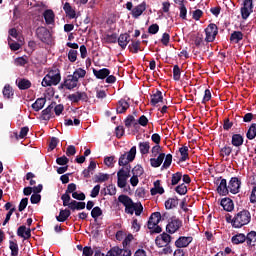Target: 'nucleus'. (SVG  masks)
<instances>
[{
  "label": "nucleus",
  "instance_id": "obj_1",
  "mask_svg": "<svg viewBox=\"0 0 256 256\" xmlns=\"http://www.w3.org/2000/svg\"><path fill=\"white\" fill-rule=\"evenodd\" d=\"M61 83V70L53 67L42 80V87H53Z\"/></svg>",
  "mask_w": 256,
  "mask_h": 256
},
{
  "label": "nucleus",
  "instance_id": "obj_2",
  "mask_svg": "<svg viewBox=\"0 0 256 256\" xmlns=\"http://www.w3.org/2000/svg\"><path fill=\"white\" fill-rule=\"evenodd\" d=\"M251 223V212L249 210H241L237 212L233 217V228L241 229V227H245V225H249Z\"/></svg>",
  "mask_w": 256,
  "mask_h": 256
},
{
  "label": "nucleus",
  "instance_id": "obj_3",
  "mask_svg": "<svg viewBox=\"0 0 256 256\" xmlns=\"http://www.w3.org/2000/svg\"><path fill=\"white\" fill-rule=\"evenodd\" d=\"M119 203H122L125 207V213L128 215H133L135 213V205L136 203L133 202V199L131 197L122 194L118 197Z\"/></svg>",
  "mask_w": 256,
  "mask_h": 256
},
{
  "label": "nucleus",
  "instance_id": "obj_4",
  "mask_svg": "<svg viewBox=\"0 0 256 256\" xmlns=\"http://www.w3.org/2000/svg\"><path fill=\"white\" fill-rule=\"evenodd\" d=\"M205 41L206 43H213L215 41L217 35H219V28L217 27V24L215 23H210L206 28H205Z\"/></svg>",
  "mask_w": 256,
  "mask_h": 256
},
{
  "label": "nucleus",
  "instance_id": "obj_5",
  "mask_svg": "<svg viewBox=\"0 0 256 256\" xmlns=\"http://www.w3.org/2000/svg\"><path fill=\"white\" fill-rule=\"evenodd\" d=\"M183 227V221L177 217H172L169 219L168 224L166 225L167 233L173 235V233H177V230Z\"/></svg>",
  "mask_w": 256,
  "mask_h": 256
},
{
  "label": "nucleus",
  "instance_id": "obj_6",
  "mask_svg": "<svg viewBox=\"0 0 256 256\" xmlns=\"http://www.w3.org/2000/svg\"><path fill=\"white\" fill-rule=\"evenodd\" d=\"M118 163L120 167L126 168L120 169L117 173V177L122 179H129V177H131V167H129V161H119Z\"/></svg>",
  "mask_w": 256,
  "mask_h": 256
},
{
  "label": "nucleus",
  "instance_id": "obj_7",
  "mask_svg": "<svg viewBox=\"0 0 256 256\" xmlns=\"http://www.w3.org/2000/svg\"><path fill=\"white\" fill-rule=\"evenodd\" d=\"M67 99H69L71 103H79V101L87 103L89 101V96H87L85 92L77 91L76 93L69 94Z\"/></svg>",
  "mask_w": 256,
  "mask_h": 256
},
{
  "label": "nucleus",
  "instance_id": "obj_8",
  "mask_svg": "<svg viewBox=\"0 0 256 256\" xmlns=\"http://www.w3.org/2000/svg\"><path fill=\"white\" fill-rule=\"evenodd\" d=\"M216 184L218 185L217 192L219 193V195H229V186H227V179L220 177L216 180Z\"/></svg>",
  "mask_w": 256,
  "mask_h": 256
},
{
  "label": "nucleus",
  "instance_id": "obj_9",
  "mask_svg": "<svg viewBox=\"0 0 256 256\" xmlns=\"http://www.w3.org/2000/svg\"><path fill=\"white\" fill-rule=\"evenodd\" d=\"M36 37L42 42L47 43L51 39V32L45 27H38L36 29Z\"/></svg>",
  "mask_w": 256,
  "mask_h": 256
},
{
  "label": "nucleus",
  "instance_id": "obj_10",
  "mask_svg": "<svg viewBox=\"0 0 256 256\" xmlns=\"http://www.w3.org/2000/svg\"><path fill=\"white\" fill-rule=\"evenodd\" d=\"M61 200L63 201V207H68L71 211H77V200L71 201L69 194H63Z\"/></svg>",
  "mask_w": 256,
  "mask_h": 256
},
{
  "label": "nucleus",
  "instance_id": "obj_11",
  "mask_svg": "<svg viewBox=\"0 0 256 256\" xmlns=\"http://www.w3.org/2000/svg\"><path fill=\"white\" fill-rule=\"evenodd\" d=\"M171 239H172L171 235L164 232L156 237L155 244L159 248L165 247V245H169V243H171Z\"/></svg>",
  "mask_w": 256,
  "mask_h": 256
},
{
  "label": "nucleus",
  "instance_id": "obj_12",
  "mask_svg": "<svg viewBox=\"0 0 256 256\" xmlns=\"http://www.w3.org/2000/svg\"><path fill=\"white\" fill-rule=\"evenodd\" d=\"M239 189H241V180L237 177H232L229 181L228 190L233 195H237V193H239Z\"/></svg>",
  "mask_w": 256,
  "mask_h": 256
},
{
  "label": "nucleus",
  "instance_id": "obj_13",
  "mask_svg": "<svg viewBox=\"0 0 256 256\" xmlns=\"http://www.w3.org/2000/svg\"><path fill=\"white\" fill-rule=\"evenodd\" d=\"M145 11H147V2L143 1L141 4H138L133 8L131 15L134 19H139Z\"/></svg>",
  "mask_w": 256,
  "mask_h": 256
},
{
  "label": "nucleus",
  "instance_id": "obj_14",
  "mask_svg": "<svg viewBox=\"0 0 256 256\" xmlns=\"http://www.w3.org/2000/svg\"><path fill=\"white\" fill-rule=\"evenodd\" d=\"M191 243H193V237L181 236L175 241V246L178 249H182L183 247H189V245H191Z\"/></svg>",
  "mask_w": 256,
  "mask_h": 256
},
{
  "label": "nucleus",
  "instance_id": "obj_15",
  "mask_svg": "<svg viewBox=\"0 0 256 256\" xmlns=\"http://www.w3.org/2000/svg\"><path fill=\"white\" fill-rule=\"evenodd\" d=\"M138 150L141 154V157L145 159L147 155H149V151H151V143L149 141H142L138 143Z\"/></svg>",
  "mask_w": 256,
  "mask_h": 256
},
{
  "label": "nucleus",
  "instance_id": "obj_16",
  "mask_svg": "<svg viewBox=\"0 0 256 256\" xmlns=\"http://www.w3.org/2000/svg\"><path fill=\"white\" fill-rule=\"evenodd\" d=\"M131 30L128 31V33L120 34V36L117 39L118 45L121 47V49H127V45H129V41H131Z\"/></svg>",
  "mask_w": 256,
  "mask_h": 256
},
{
  "label": "nucleus",
  "instance_id": "obj_17",
  "mask_svg": "<svg viewBox=\"0 0 256 256\" xmlns=\"http://www.w3.org/2000/svg\"><path fill=\"white\" fill-rule=\"evenodd\" d=\"M137 155V146H133L128 152L122 154L119 158V161H135Z\"/></svg>",
  "mask_w": 256,
  "mask_h": 256
},
{
  "label": "nucleus",
  "instance_id": "obj_18",
  "mask_svg": "<svg viewBox=\"0 0 256 256\" xmlns=\"http://www.w3.org/2000/svg\"><path fill=\"white\" fill-rule=\"evenodd\" d=\"M158 103H165L163 102V92H161V90H156V92L150 96V104L152 107H157Z\"/></svg>",
  "mask_w": 256,
  "mask_h": 256
},
{
  "label": "nucleus",
  "instance_id": "obj_19",
  "mask_svg": "<svg viewBox=\"0 0 256 256\" xmlns=\"http://www.w3.org/2000/svg\"><path fill=\"white\" fill-rule=\"evenodd\" d=\"M93 75L94 77H96V79H107V77L111 75V70H109L108 68H102L100 70L93 68Z\"/></svg>",
  "mask_w": 256,
  "mask_h": 256
},
{
  "label": "nucleus",
  "instance_id": "obj_20",
  "mask_svg": "<svg viewBox=\"0 0 256 256\" xmlns=\"http://www.w3.org/2000/svg\"><path fill=\"white\" fill-rule=\"evenodd\" d=\"M17 235L24 240L31 239V228H27V226L22 225L18 227Z\"/></svg>",
  "mask_w": 256,
  "mask_h": 256
},
{
  "label": "nucleus",
  "instance_id": "obj_21",
  "mask_svg": "<svg viewBox=\"0 0 256 256\" xmlns=\"http://www.w3.org/2000/svg\"><path fill=\"white\" fill-rule=\"evenodd\" d=\"M78 84L79 82L72 75H68L64 79L65 89H68V91L75 89V87H77Z\"/></svg>",
  "mask_w": 256,
  "mask_h": 256
},
{
  "label": "nucleus",
  "instance_id": "obj_22",
  "mask_svg": "<svg viewBox=\"0 0 256 256\" xmlns=\"http://www.w3.org/2000/svg\"><path fill=\"white\" fill-rule=\"evenodd\" d=\"M221 207H223L224 211L231 213L235 209V204L231 198H223L220 202Z\"/></svg>",
  "mask_w": 256,
  "mask_h": 256
},
{
  "label": "nucleus",
  "instance_id": "obj_23",
  "mask_svg": "<svg viewBox=\"0 0 256 256\" xmlns=\"http://www.w3.org/2000/svg\"><path fill=\"white\" fill-rule=\"evenodd\" d=\"M55 108V102H52L47 108L42 111L43 121H50L53 117V109Z\"/></svg>",
  "mask_w": 256,
  "mask_h": 256
},
{
  "label": "nucleus",
  "instance_id": "obj_24",
  "mask_svg": "<svg viewBox=\"0 0 256 256\" xmlns=\"http://www.w3.org/2000/svg\"><path fill=\"white\" fill-rule=\"evenodd\" d=\"M177 156L179 161H187L189 160V146H182L179 148L177 152Z\"/></svg>",
  "mask_w": 256,
  "mask_h": 256
},
{
  "label": "nucleus",
  "instance_id": "obj_25",
  "mask_svg": "<svg viewBox=\"0 0 256 256\" xmlns=\"http://www.w3.org/2000/svg\"><path fill=\"white\" fill-rule=\"evenodd\" d=\"M71 217V210L69 209H60L59 215L56 216V221L59 223H65Z\"/></svg>",
  "mask_w": 256,
  "mask_h": 256
},
{
  "label": "nucleus",
  "instance_id": "obj_26",
  "mask_svg": "<svg viewBox=\"0 0 256 256\" xmlns=\"http://www.w3.org/2000/svg\"><path fill=\"white\" fill-rule=\"evenodd\" d=\"M129 102L125 99H120L117 103L116 113L123 114L127 113V109H129Z\"/></svg>",
  "mask_w": 256,
  "mask_h": 256
},
{
  "label": "nucleus",
  "instance_id": "obj_27",
  "mask_svg": "<svg viewBox=\"0 0 256 256\" xmlns=\"http://www.w3.org/2000/svg\"><path fill=\"white\" fill-rule=\"evenodd\" d=\"M16 85L20 91L31 89V81L29 79L20 78L16 80Z\"/></svg>",
  "mask_w": 256,
  "mask_h": 256
},
{
  "label": "nucleus",
  "instance_id": "obj_28",
  "mask_svg": "<svg viewBox=\"0 0 256 256\" xmlns=\"http://www.w3.org/2000/svg\"><path fill=\"white\" fill-rule=\"evenodd\" d=\"M43 17L45 19L46 25H53V23H55V12H53V10H45L43 13Z\"/></svg>",
  "mask_w": 256,
  "mask_h": 256
},
{
  "label": "nucleus",
  "instance_id": "obj_29",
  "mask_svg": "<svg viewBox=\"0 0 256 256\" xmlns=\"http://www.w3.org/2000/svg\"><path fill=\"white\" fill-rule=\"evenodd\" d=\"M151 195H163L165 193V189L161 187V180H156L154 182V187L150 190Z\"/></svg>",
  "mask_w": 256,
  "mask_h": 256
},
{
  "label": "nucleus",
  "instance_id": "obj_30",
  "mask_svg": "<svg viewBox=\"0 0 256 256\" xmlns=\"http://www.w3.org/2000/svg\"><path fill=\"white\" fill-rule=\"evenodd\" d=\"M95 169H97V163L95 161H90L88 169H84L82 175L85 177V179H89V177H91V175H93L95 172Z\"/></svg>",
  "mask_w": 256,
  "mask_h": 256
},
{
  "label": "nucleus",
  "instance_id": "obj_31",
  "mask_svg": "<svg viewBox=\"0 0 256 256\" xmlns=\"http://www.w3.org/2000/svg\"><path fill=\"white\" fill-rule=\"evenodd\" d=\"M45 103H47V99L45 98H37L36 101L32 104V109L36 112L41 111L43 107H45Z\"/></svg>",
  "mask_w": 256,
  "mask_h": 256
},
{
  "label": "nucleus",
  "instance_id": "obj_32",
  "mask_svg": "<svg viewBox=\"0 0 256 256\" xmlns=\"http://www.w3.org/2000/svg\"><path fill=\"white\" fill-rule=\"evenodd\" d=\"M128 49L131 53H139V51H141V41L131 40V44L128 46Z\"/></svg>",
  "mask_w": 256,
  "mask_h": 256
},
{
  "label": "nucleus",
  "instance_id": "obj_33",
  "mask_svg": "<svg viewBox=\"0 0 256 256\" xmlns=\"http://www.w3.org/2000/svg\"><path fill=\"white\" fill-rule=\"evenodd\" d=\"M245 241H247V238L243 233H238L231 238L233 245H241V243H245Z\"/></svg>",
  "mask_w": 256,
  "mask_h": 256
},
{
  "label": "nucleus",
  "instance_id": "obj_34",
  "mask_svg": "<svg viewBox=\"0 0 256 256\" xmlns=\"http://www.w3.org/2000/svg\"><path fill=\"white\" fill-rule=\"evenodd\" d=\"M63 9H64L66 15L68 17H70V19H75V17H77L75 10L73 9V7L71 6V4L69 2H66L64 4Z\"/></svg>",
  "mask_w": 256,
  "mask_h": 256
},
{
  "label": "nucleus",
  "instance_id": "obj_35",
  "mask_svg": "<svg viewBox=\"0 0 256 256\" xmlns=\"http://www.w3.org/2000/svg\"><path fill=\"white\" fill-rule=\"evenodd\" d=\"M179 205V198H169L165 201V209H175Z\"/></svg>",
  "mask_w": 256,
  "mask_h": 256
},
{
  "label": "nucleus",
  "instance_id": "obj_36",
  "mask_svg": "<svg viewBox=\"0 0 256 256\" xmlns=\"http://www.w3.org/2000/svg\"><path fill=\"white\" fill-rule=\"evenodd\" d=\"M28 133H29V126H25V127L21 128L19 134L17 132H14L13 135H14L15 139H17V141H19V139H25V137H27Z\"/></svg>",
  "mask_w": 256,
  "mask_h": 256
},
{
  "label": "nucleus",
  "instance_id": "obj_37",
  "mask_svg": "<svg viewBox=\"0 0 256 256\" xmlns=\"http://www.w3.org/2000/svg\"><path fill=\"white\" fill-rule=\"evenodd\" d=\"M148 124H149V119L147 118V116L142 115L139 117L137 122H134V129H137L139 125H141V127H147Z\"/></svg>",
  "mask_w": 256,
  "mask_h": 256
},
{
  "label": "nucleus",
  "instance_id": "obj_38",
  "mask_svg": "<svg viewBox=\"0 0 256 256\" xmlns=\"http://www.w3.org/2000/svg\"><path fill=\"white\" fill-rule=\"evenodd\" d=\"M230 41L232 43H239L240 41H243V32H241V31H234L230 35Z\"/></svg>",
  "mask_w": 256,
  "mask_h": 256
},
{
  "label": "nucleus",
  "instance_id": "obj_39",
  "mask_svg": "<svg viewBox=\"0 0 256 256\" xmlns=\"http://www.w3.org/2000/svg\"><path fill=\"white\" fill-rule=\"evenodd\" d=\"M9 249L11 251V256H19V244H17V242L10 240Z\"/></svg>",
  "mask_w": 256,
  "mask_h": 256
},
{
  "label": "nucleus",
  "instance_id": "obj_40",
  "mask_svg": "<svg viewBox=\"0 0 256 256\" xmlns=\"http://www.w3.org/2000/svg\"><path fill=\"white\" fill-rule=\"evenodd\" d=\"M5 99H11V97H13V95H15V93L13 92V87H11V85L6 84L3 88L2 91Z\"/></svg>",
  "mask_w": 256,
  "mask_h": 256
},
{
  "label": "nucleus",
  "instance_id": "obj_41",
  "mask_svg": "<svg viewBox=\"0 0 256 256\" xmlns=\"http://www.w3.org/2000/svg\"><path fill=\"white\" fill-rule=\"evenodd\" d=\"M246 243L248 247H253V243H256V232L251 231L246 235Z\"/></svg>",
  "mask_w": 256,
  "mask_h": 256
},
{
  "label": "nucleus",
  "instance_id": "obj_42",
  "mask_svg": "<svg viewBox=\"0 0 256 256\" xmlns=\"http://www.w3.org/2000/svg\"><path fill=\"white\" fill-rule=\"evenodd\" d=\"M87 75V71H85V69L83 68H78L73 72V77L76 81L79 82V79H83V77H85Z\"/></svg>",
  "mask_w": 256,
  "mask_h": 256
},
{
  "label": "nucleus",
  "instance_id": "obj_43",
  "mask_svg": "<svg viewBox=\"0 0 256 256\" xmlns=\"http://www.w3.org/2000/svg\"><path fill=\"white\" fill-rule=\"evenodd\" d=\"M232 145H234V147H241V145H243V136H241V134H234L232 136Z\"/></svg>",
  "mask_w": 256,
  "mask_h": 256
},
{
  "label": "nucleus",
  "instance_id": "obj_44",
  "mask_svg": "<svg viewBox=\"0 0 256 256\" xmlns=\"http://www.w3.org/2000/svg\"><path fill=\"white\" fill-rule=\"evenodd\" d=\"M101 215H103V210L101 207L95 206L94 209L91 210V217L94 219V221H97Z\"/></svg>",
  "mask_w": 256,
  "mask_h": 256
},
{
  "label": "nucleus",
  "instance_id": "obj_45",
  "mask_svg": "<svg viewBox=\"0 0 256 256\" xmlns=\"http://www.w3.org/2000/svg\"><path fill=\"white\" fill-rule=\"evenodd\" d=\"M256 136V124L253 123L251 124L250 128L248 129L247 133H246V137L247 139H249L250 141L253 140Z\"/></svg>",
  "mask_w": 256,
  "mask_h": 256
},
{
  "label": "nucleus",
  "instance_id": "obj_46",
  "mask_svg": "<svg viewBox=\"0 0 256 256\" xmlns=\"http://www.w3.org/2000/svg\"><path fill=\"white\" fill-rule=\"evenodd\" d=\"M67 161H57L58 165H62L63 167L57 168L58 175H63V173H66L67 169H69V166L67 165Z\"/></svg>",
  "mask_w": 256,
  "mask_h": 256
},
{
  "label": "nucleus",
  "instance_id": "obj_47",
  "mask_svg": "<svg viewBox=\"0 0 256 256\" xmlns=\"http://www.w3.org/2000/svg\"><path fill=\"white\" fill-rule=\"evenodd\" d=\"M173 79L174 81H181V68L179 65L173 66Z\"/></svg>",
  "mask_w": 256,
  "mask_h": 256
},
{
  "label": "nucleus",
  "instance_id": "obj_48",
  "mask_svg": "<svg viewBox=\"0 0 256 256\" xmlns=\"http://www.w3.org/2000/svg\"><path fill=\"white\" fill-rule=\"evenodd\" d=\"M77 55H79L77 50L70 49L68 52V61H70V63H75V61H77Z\"/></svg>",
  "mask_w": 256,
  "mask_h": 256
},
{
  "label": "nucleus",
  "instance_id": "obj_49",
  "mask_svg": "<svg viewBox=\"0 0 256 256\" xmlns=\"http://www.w3.org/2000/svg\"><path fill=\"white\" fill-rule=\"evenodd\" d=\"M125 123V127H127V129L131 128V125L134 126V123H137V121H135V116L133 115H128L126 117V119L124 120Z\"/></svg>",
  "mask_w": 256,
  "mask_h": 256
},
{
  "label": "nucleus",
  "instance_id": "obj_50",
  "mask_svg": "<svg viewBox=\"0 0 256 256\" xmlns=\"http://www.w3.org/2000/svg\"><path fill=\"white\" fill-rule=\"evenodd\" d=\"M183 178V174L181 172H176L172 175L171 185L179 184V181Z\"/></svg>",
  "mask_w": 256,
  "mask_h": 256
},
{
  "label": "nucleus",
  "instance_id": "obj_51",
  "mask_svg": "<svg viewBox=\"0 0 256 256\" xmlns=\"http://www.w3.org/2000/svg\"><path fill=\"white\" fill-rule=\"evenodd\" d=\"M149 220L159 225V223L161 222V212L152 213Z\"/></svg>",
  "mask_w": 256,
  "mask_h": 256
},
{
  "label": "nucleus",
  "instance_id": "obj_52",
  "mask_svg": "<svg viewBox=\"0 0 256 256\" xmlns=\"http://www.w3.org/2000/svg\"><path fill=\"white\" fill-rule=\"evenodd\" d=\"M175 191L178 195H187V186L182 183L175 188Z\"/></svg>",
  "mask_w": 256,
  "mask_h": 256
},
{
  "label": "nucleus",
  "instance_id": "obj_53",
  "mask_svg": "<svg viewBox=\"0 0 256 256\" xmlns=\"http://www.w3.org/2000/svg\"><path fill=\"white\" fill-rule=\"evenodd\" d=\"M57 145H59V138L52 137L48 145V151H53V149H55Z\"/></svg>",
  "mask_w": 256,
  "mask_h": 256
},
{
  "label": "nucleus",
  "instance_id": "obj_54",
  "mask_svg": "<svg viewBox=\"0 0 256 256\" xmlns=\"http://www.w3.org/2000/svg\"><path fill=\"white\" fill-rule=\"evenodd\" d=\"M104 39L106 43H117V33L107 34Z\"/></svg>",
  "mask_w": 256,
  "mask_h": 256
},
{
  "label": "nucleus",
  "instance_id": "obj_55",
  "mask_svg": "<svg viewBox=\"0 0 256 256\" xmlns=\"http://www.w3.org/2000/svg\"><path fill=\"white\" fill-rule=\"evenodd\" d=\"M27 205H29V198H23L18 206V210L20 211V213L22 211H25V209H27Z\"/></svg>",
  "mask_w": 256,
  "mask_h": 256
},
{
  "label": "nucleus",
  "instance_id": "obj_56",
  "mask_svg": "<svg viewBox=\"0 0 256 256\" xmlns=\"http://www.w3.org/2000/svg\"><path fill=\"white\" fill-rule=\"evenodd\" d=\"M121 252V248L118 246L112 247L106 254V256H119V253Z\"/></svg>",
  "mask_w": 256,
  "mask_h": 256
},
{
  "label": "nucleus",
  "instance_id": "obj_57",
  "mask_svg": "<svg viewBox=\"0 0 256 256\" xmlns=\"http://www.w3.org/2000/svg\"><path fill=\"white\" fill-rule=\"evenodd\" d=\"M193 41H194V45L195 47H201V44L203 43V35L198 34V35H193Z\"/></svg>",
  "mask_w": 256,
  "mask_h": 256
},
{
  "label": "nucleus",
  "instance_id": "obj_58",
  "mask_svg": "<svg viewBox=\"0 0 256 256\" xmlns=\"http://www.w3.org/2000/svg\"><path fill=\"white\" fill-rule=\"evenodd\" d=\"M148 33L150 35H157L159 33V24H152L148 27Z\"/></svg>",
  "mask_w": 256,
  "mask_h": 256
},
{
  "label": "nucleus",
  "instance_id": "obj_59",
  "mask_svg": "<svg viewBox=\"0 0 256 256\" xmlns=\"http://www.w3.org/2000/svg\"><path fill=\"white\" fill-rule=\"evenodd\" d=\"M161 151L160 145H155L151 149V159H156L157 155H159V152Z\"/></svg>",
  "mask_w": 256,
  "mask_h": 256
},
{
  "label": "nucleus",
  "instance_id": "obj_60",
  "mask_svg": "<svg viewBox=\"0 0 256 256\" xmlns=\"http://www.w3.org/2000/svg\"><path fill=\"white\" fill-rule=\"evenodd\" d=\"M169 41H171V36L169 35V33L165 32V33L162 35L161 43H162V45H164L165 47H167V46L169 45Z\"/></svg>",
  "mask_w": 256,
  "mask_h": 256
},
{
  "label": "nucleus",
  "instance_id": "obj_61",
  "mask_svg": "<svg viewBox=\"0 0 256 256\" xmlns=\"http://www.w3.org/2000/svg\"><path fill=\"white\" fill-rule=\"evenodd\" d=\"M209 101H211V90L206 89L204 91V96H203V99H202V104L205 105Z\"/></svg>",
  "mask_w": 256,
  "mask_h": 256
},
{
  "label": "nucleus",
  "instance_id": "obj_62",
  "mask_svg": "<svg viewBox=\"0 0 256 256\" xmlns=\"http://www.w3.org/2000/svg\"><path fill=\"white\" fill-rule=\"evenodd\" d=\"M76 153H77V149L75 148V146L69 145L66 148V155H67V157H73V155H75Z\"/></svg>",
  "mask_w": 256,
  "mask_h": 256
},
{
  "label": "nucleus",
  "instance_id": "obj_63",
  "mask_svg": "<svg viewBox=\"0 0 256 256\" xmlns=\"http://www.w3.org/2000/svg\"><path fill=\"white\" fill-rule=\"evenodd\" d=\"M30 201L32 205H37V203L41 202V194H32L30 197Z\"/></svg>",
  "mask_w": 256,
  "mask_h": 256
},
{
  "label": "nucleus",
  "instance_id": "obj_64",
  "mask_svg": "<svg viewBox=\"0 0 256 256\" xmlns=\"http://www.w3.org/2000/svg\"><path fill=\"white\" fill-rule=\"evenodd\" d=\"M253 13V10H249L248 8H241L242 19H249V15Z\"/></svg>",
  "mask_w": 256,
  "mask_h": 256
}]
</instances>
